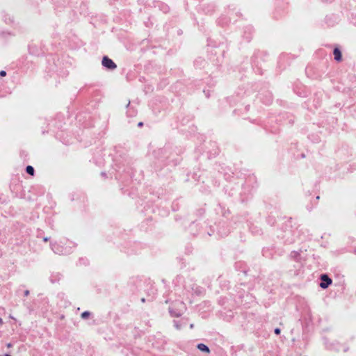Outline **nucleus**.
Instances as JSON below:
<instances>
[{"instance_id": "obj_1", "label": "nucleus", "mask_w": 356, "mask_h": 356, "mask_svg": "<svg viewBox=\"0 0 356 356\" xmlns=\"http://www.w3.org/2000/svg\"><path fill=\"white\" fill-rule=\"evenodd\" d=\"M102 65L110 70H113L117 68V65L108 56H104L102 60Z\"/></svg>"}, {"instance_id": "obj_2", "label": "nucleus", "mask_w": 356, "mask_h": 356, "mask_svg": "<svg viewBox=\"0 0 356 356\" xmlns=\"http://www.w3.org/2000/svg\"><path fill=\"white\" fill-rule=\"evenodd\" d=\"M322 282L320 284V286L322 289H326L332 282V280L327 275H322L321 277Z\"/></svg>"}, {"instance_id": "obj_3", "label": "nucleus", "mask_w": 356, "mask_h": 356, "mask_svg": "<svg viewBox=\"0 0 356 356\" xmlns=\"http://www.w3.org/2000/svg\"><path fill=\"white\" fill-rule=\"evenodd\" d=\"M334 59L337 61H340L341 60V51L339 49L337 48H335L334 49Z\"/></svg>"}, {"instance_id": "obj_4", "label": "nucleus", "mask_w": 356, "mask_h": 356, "mask_svg": "<svg viewBox=\"0 0 356 356\" xmlns=\"http://www.w3.org/2000/svg\"><path fill=\"white\" fill-rule=\"evenodd\" d=\"M197 348L202 352H205L209 353V348L204 343H199L197 345Z\"/></svg>"}, {"instance_id": "obj_5", "label": "nucleus", "mask_w": 356, "mask_h": 356, "mask_svg": "<svg viewBox=\"0 0 356 356\" xmlns=\"http://www.w3.org/2000/svg\"><path fill=\"white\" fill-rule=\"evenodd\" d=\"M26 172H27L28 174H29V175H34V169H33V168L32 166H31V165H28V166L26 167Z\"/></svg>"}, {"instance_id": "obj_6", "label": "nucleus", "mask_w": 356, "mask_h": 356, "mask_svg": "<svg viewBox=\"0 0 356 356\" xmlns=\"http://www.w3.org/2000/svg\"><path fill=\"white\" fill-rule=\"evenodd\" d=\"M90 316L89 312H84L81 314L82 318H87Z\"/></svg>"}, {"instance_id": "obj_7", "label": "nucleus", "mask_w": 356, "mask_h": 356, "mask_svg": "<svg viewBox=\"0 0 356 356\" xmlns=\"http://www.w3.org/2000/svg\"><path fill=\"white\" fill-rule=\"evenodd\" d=\"M170 312L174 316H181V313L180 312H175V313H173L171 309L170 310Z\"/></svg>"}, {"instance_id": "obj_8", "label": "nucleus", "mask_w": 356, "mask_h": 356, "mask_svg": "<svg viewBox=\"0 0 356 356\" xmlns=\"http://www.w3.org/2000/svg\"><path fill=\"white\" fill-rule=\"evenodd\" d=\"M275 333L276 334H279L280 333V328H275Z\"/></svg>"}, {"instance_id": "obj_9", "label": "nucleus", "mask_w": 356, "mask_h": 356, "mask_svg": "<svg viewBox=\"0 0 356 356\" xmlns=\"http://www.w3.org/2000/svg\"><path fill=\"white\" fill-rule=\"evenodd\" d=\"M6 74V72L5 71H1L0 72V75L2 76H5Z\"/></svg>"}, {"instance_id": "obj_10", "label": "nucleus", "mask_w": 356, "mask_h": 356, "mask_svg": "<svg viewBox=\"0 0 356 356\" xmlns=\"http://www.w3.org/2000/svg\"><path fill=\"white\" fill-rule=\"evenodd\" d=\"M29 294V291L26 290L24 291V296H27Z\"/></svg>"}, {"instance_id": "obj_11", "label": "nucleus", "mask_w": 356, "mask_h": 356, "mask_svg": "<svg viewBox=\"0 0 356 356\" xmlns=\"http://www.w3.org/2000/svg\"><path fill=\"white\" fill-rule=\"evenodd\" d=\"M3 324V319L0 318V325Z\"/></svg>"}, {"instance_id": "obj_12", "label": "nucleus", "mask_w": 356, "mask_h": 356, "mask_svg": "<svg viewBox=\"0 0 356 356\" xmlns=\"http://www.w3.org/2000/svg\"><path fill=\"white\" fill-rule=\"evenodd\" d=\"M142 125H143V122H139V123H138V126H139V127H141Z\"/></svg>"}, {"instance_id": "obj_13", "label": "nucleus", "mask_w": 356, "mask_h": 356, "mask_svg": "<svg viewBox=\"0 0 356 356\" xmlns=\"http://www.w3.org/2000/svg\"><path fill=\"white\" fill-rule=\"evenodd\" d=\"M4 356H11V355L9 354H6Z\"/></svg>"}]
</instances>
